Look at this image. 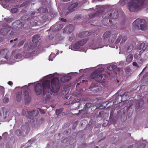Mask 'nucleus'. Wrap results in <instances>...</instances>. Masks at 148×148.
Returning <instances> with one entry per match:
<instances>
[{
    "mask_svg": "<svg viewBox=\"0 0 148 148\" xmlns=\"http://www.w3.org/2000/svg\"><path fill=\"white\" fill-rule=\"evenodd\" d=\"M60 88L58 78L56 77L53 78L51 82L49 80L43 81L42 84L40 83H37L35 87L34 90L37 95H40L42 92L43 95L47 93L52 94L53 92H57Z\"/></svg>",
    "mask_w": 148,
    "mask_h": 148,
    "instance_id": "nucleus-1",
    "label": "nucleus"
},
{
    "mask_svg": "<svg viewBox=\"0 0 148 148\" xmlns=\"http://www.w3.org/2000/svg\"><path fill=\"white\" fill-rule=\"evenodd\" d=\"M145 0H132L129 3V9L132 12L138 11Z\"/></svg>",
    "mask_w": 148,
    "mask_h": 148,
    "instance_id": "nucleus-2",
    "label": "nucleus"
},
{
    "mask_svg": "<svg viewBox=\"0 0 148 148\" xmlns=\"http://www.w3.org/2000/svg\"><path fill=\"white\" fill-rule=\"evenodd\" d=\"M134 28L138 30H144L147 28V24L146 21L143 19H137L133 23Z\"/></svg>",
    "mask_w": 148,
    "mask_h": 148,
    "instance_id": "nucleus-3",
    "label": "nucleus"
},
{
    "mask_svg": "<svg viewBox=\"0 0 148 148\" xmlns=\"http://www.w3.org/2000/svg\"><path fill=\"white\" fill-rule=\"evenodd\" d=\"M118 16L119 14L117 11L116 9H112L103 15L105 18H103L102 21H106V19H117Z\"/></svg>",
    "mask_w": 148,
    "mask_h": 148,
    "instance_id": "nucleus-4",
    "label": "nucleus"
},
{
    "mask_svg": "<svg viewBox=\"0 0 148 148\" xmlns=\"http://www.w3.org/2000/svg\"><path fill=\"white\" fill-rule=\"evenodd\" d=\"M104 76L103 80H104L106 78V75L104 74L102 75L101 73L98 70H97L94 71L90 75V77L91 79H94L96 81L99 82H101L103 76Z\"/></svg>",
    "mask_w": 148,
    "mask_h": 148,
    "instance_id": "nucleus-5",
    "label": "nucleus"
},
{
    "mask_svg": "<svg viewBox=\"0 0 148 148\" xmlns=\"http://www.w3.org/2000/svg\"><path fill=\"white\" fill-rule=\"evenodd\" d=\"M10 52L7 49H3L0 50V61H6L10 59Z\"/></svg>",
    "mask_w": 148,
    "mask_h": 148,
    "instance_id": "nucleus-6",
    "label": "nucleus"
},
{
    "mask_svg": "<svg viewBox=\"0 0 148 148\" xmlns=\"http://www.w3.org/2000/svg\"><path fill=\"white\" fill-rule=\"evenodd\" d=\"M78 5V3L77 2L71 3L68 8V11L66 12V15H67L69 13L75 11Z\"/></svg>",
    "mask_w": 148,
    "mask_h": 148,
    "instance_id": "nucleus-7",
    "label": "nucleus"
},
{
    "mask_svg": "<svg viewBox=\"0 0 148 148\" xmlns=\"http://www.w3.org/2000/svg\"><path fill=\"white\" fill-rule=\"evenodd\" d=\"M12 26L15 29L22 28L24 27L23 23L20 21H16L12 24Z\"/></svg>",
    "mask_w": 148,
    "mask_h": 148,
    "instance_id": "nucleus-8",
    "label": "nucleus"
},
{
    "mask_svg": "<svg viewBox=\"0 0 148 148\" xmlns=\"http://www.w3.org/2000/svg\"><path fill=\"white\" fill-rule=\"evenodd\" d=\"M27 113L29 115V118L32 119L37 116L39 112L37 110H34L32 111H27Z\"/></svg>",
    "mask_w": 148,
    "mask_h": 148,
    "instance_id": "nucleus-9",
    "label": "nucleus"
},
{
    "mask_svg": "<svg viewBox=\"0 0 148 148\" xmlns=\"http://www.w3.org/2000/svg\"><path fill=\"white\" fill-rule=\"evenodd\" d=\"M35 14V12H32L31 13L30 15L28 17L27 16H22V19L23 20H29L32 19H33L34 17V15Z\"/></svg>",
    "mask_w": 148,
    "mask_h": 148,
    "instance_id": "nucleus-10",
    "label": "nucleus"
},
{
    "mask_svg": "<svg viewBox=\"0 0 148 148\" xmlns=\"http://www.w3.org/2000/svg\"><path fill=\"white\" fill-rule=\"evenodd\" d=\"M103 11L101 9H99L97 10L96 12L94 14H89L88 16L90 18L97 16L100 14L103 13Z\"/></svg>",
    "mask_w": 148,
    "mask_h": 148,
    "instance_id": "nucleus-11",
    "label": "nucleus"
},
{
    "mask_svg": "<svg viewBox=\"0 0 148 148\" xmlns=\"http://www.w3.org/2000/svg\"><path fill=\"white\" fill-rule=\"evenodd\" d=\"M91 35V32L87 31L79 33L78 36L80 38H83Z\"/></svg>",
    "mask_w": 148,
    "mask_h": 148,
    "instance_id": "nucleus-12",
    "label": "nucleus"
},
{
    "mask_svg": "<svg viewBox=\"0 0 148 148\" xmlns=\"http://www.w3.org/2000/svg\"><path fill=\"white\" fill-rule=\"evenodd\" d=\"M71 78V77L70 76L66 75L62 77L60 79V80L62 82L64 83L69 81Z\"/></svg>",
    "mask_w": 148,
    "mask_h": 148,
    "instance_id": "nucleus-13",
    "label": "nucleus"
},
{
    "mask_svg": "<svg viewBox=\"0 0 148 148\" xmlns=\"http://www.w3.org/2000/svg\"><path fill=\"white\" fill-rule=\"evenodd\" d=\"M40 39L39 35L38 34H36L33 37L32 41L33 43H36L38 42Z\"/></svg>",
    "mask_w": 148,
    "mask_h": 148,
    "instance_id": "nucleus-14",
    "label": "nucleus"
},
{
    "mask_svg": "<svg viewBox=\"0 0 148 148\" xmlns=\"http://www.w3.org/2000/svg\"><path fill=\"white\" fill-rule=\"evenodd\" d=\"M66 29H67L68 32L71 33L73 31L74 29V26L71 24L68 25L66 27Z\"/></svg>",
    "mask_w": 148,
    "mask_h": 148,
    "instance_id": "nucleus-15",
    "label": "nucleus"
},
{
    "mask_svg": "<svg viewBox=\"0 0 148 148\" xmlns=\"http://www.w3.org/2000/svg\"><path fill=\"white\" fill-rule=\"evenodd\" d=\"M10 31L9 28H4L0 30L1 32L4 35H6Z\"/></svg>",
    "mask_w": 148,
    "mask_h": 148,
    "instance_id": "nucleus-16",
    "label": "nucleus"
},
{
    "mask_svg": "<svg viewBox=\"0 0 148 148\" xmlns=\"http://www.w3.org/2000/svg\"><path fill=\"white\" fill-rule=\"evenodd\" d=\"M24 100L25 101H28L29 98V93L27 90H25L23 92Z\"/></svg>",
    "mask_w": 148,
    "mask_h": 148,
    "instance_id": "nucleus-17",
    "label": "nucleus"
},
{
    "mask_svg": "<svg viewBox=\"0 0 148 148\" xmlns=\"http://www.w3.org/2000/svg\"><path fill=\"white\" fill-rule=\"evenodd\" d=\"M92 104L90 103H86L84 106V108L82 109L83 111H88L90 108L92 106Z\"/></svg>",
    "mask_w": 148,
    "mask_h": 148,
    "instance_id": "nucleus-18",
    "label": "nucleus"
},
{
    "mask_svg": "<svg viewBox=\"0 0 148 148\" xmlns=\"http://www.w3.org/2000/svg\"><path fill=\"white\" fill-rule=\"evenodd\" d=\"M116 37V34H112L109 37V42L112 43L115 40Z\"/></svg>",
    "mask_w": 148,
    "mask_h": 148,
    "instance_id": "nucleus-19",
    "label": "nucleus"
},
{
    "mask_svg": "<svg viewBox=\"0 0 148 148\" xmlns=\"http://www.w3.org/2000/svg\"><path fill=\"white\" fill-rule=\"evenodd\" d=\"M147 45H145V44L144 43H142L140 44L138 47V49L139 50H141L143 51H144L147 48Z\"/></svg>",
    "mask_w": 148,
    "mask_h": 148,
    "instance_id": "nucleus-20",
    "label": "nucleus"
},
{
    "mask_svg": "<svg viewBox=\"0 0 148 148\" xmlns=\"http://www.w3.org/2000/svg\"><path fill=\"white\" fill-rule=\"evenodd\" d=\"M133 58V55L132 54H130L128 55L126 59V62L128 63H130L131 62Z\"/></svg>",
    "mask_w": 148,
    "mask_h": 148,
    "instance_id": "nucleus-21",
    "label": "nucleus"
},
{
    "mask_svg": "<svg viewBox=\"0 0 148 148\" xmlns=\"http://www.w3.org/2000/svg\"><path fill=\"white\" fill-rule=\"evenodd\" d=\"M88 39L86 38L82 40H81L77 42L79 43L80 46H82L84 45L88 40Z\"/></svg>",
    "mask_w": 148,
    "mask_h": 148,
    "instance_id": "nucleus-22",
    "label": "nucleus"
},
{
    "mask_svg": "<svg viewBox=\"0 0 148 148\" xmlns=\"http://www.w3.org/2000/svg\"><path fill=\"white\" fill-rule=\"evenodd\" d=\"M111 32L108 31L104 33L103 35V37L104 39L108 38L111 35Z\"/></svg>",
    "mask_w": 148,
    "mask_h": 148,
    "instance_id": "nucleus-23",
    "label": "nucleus"
},
{
    "mask_svg": "<svg viewBox=\"0 0 148 148\" xmlns=\"http://www.w3.org/2000/svg\"><path fill=\"white\" fill-rule=\"evenodd\" d=\"M80 46H81L79 45V43L77 42L73 46V50H78L79 49Z\"/></svg>",
    "mask_w": 148,
    "mask_h": 148,
    "instance_id": "nucleus-24",
    "label": "nucleus"
},
{
    "mask_svg": "<svg viewBox=\"0 0 148 148\" xmlns=\"http://www.w3.org/2000/svg\"><path fill=\"white\" fill-rule=\"evenodd\" d=\"M17 100V101H21L22 98V93L21 92H18L16 95Z\"/></svg>",
    "mask_w": 148,
    "mask_h": 148,
    "instance_id": "nucleus-25",
    "label": "nucleus"
},
{
    "mask_svg": "<svg viewBox=\"0 0 148 148\" xmlns=\"http://www.w3.org/2000/svg\"><path fill=\"white\" fill-rule=\"evenodd\" d=\"M29 48L30 49H31V50L32 49H33L31 45H29ZM29 52H28L29 54V56H32L33 54L35 52V50H34L33 51H31L30 50H29Z\"/></svg>",
    "mask_w": 148,
    "mask_h": 148,
    "instance_id": "nucleus-26",
    "label": "nucleus"
},
{
    "mask_svg": "<svg viewBox=\"0 0 148 148\" xmlns=\"http://www.w3.org/2000/svg\"><path fill=\"white\" fill-rule=\"evenodd\" d=\"M133 46L132 45H130L127 47V51L128 52H130L132 49Z\"/></svg>",
    "mask_w": 148,
    "mask_h": 148,
    "instance_id": "nucleus-27",
    "label": "nucleus"
},
{
    "mask_svg": "<svg viewBox=\"0 0 148 148\" xmlns=\"http://www.w3.org/2000/svg\"><path fill=\"white\" fill-rule=\"evenodd\" d=\"M37 23L36 22L34 21H31L30 22V25L31 26H36L37 25Z\"/></svg>",
    "mask_w": 148,
    "mask_h": 148,
    "instance_id": "nucleus-28",
    "label": "nucleus"
},
{
    "mask_svg": "<svg viewBox=\"0 0 148 148\" xmlns=\"http://www.w3.org/2000/svg\"><path fill=\"white\" fill-rule=\"evenodd\" d=\"M63 25L62 24H60L57 25V30L59 31L63 27Z\"/></svg>",
    "mask_w": 148,
    "mask_h": 148,
    "instance_id": "nucleus-29",
    "label": "nucleus"
},
{
    "mask_svg": "<svg viewBox=\"0 0 148 148\" xmlns=\"http://www.w3.org/2000/svg\"><path fill=\"white\" fill-rule=\"evenodd\" d=\"M24 43V41L23 40L20 41L17 45V47H20L22 46Z\"/></svg>",
    "mask_w": 148,
    "mask_h": 148,
    "instance_id": "nucleus-30",
    "label": "nucleus"
},
{
    "mask_svg": "<svg viewBox=\"0 0 148 148\" xmlns=\"http://www.w3.org/2000/svg\"><path fill=\"white\" fill-rule=\"evenodd\" d=\"M18 9L17 8H14L11 9V12L12 13H16L18 11Z\"/></svg>",
    "mask_w": 148,
    "mask_h": 148,
    "instance_id": "nucleus-31",
    "label": "nucleus"
},
{
    "mask_svg": "<svg viewBox=\"0 0 148 148\" xmlns=\"http://www.w3.org/2000/svg\"><path fill=\"white\" fill-rule=\"evenodd\" d=\"M143 101H140L138 104V105H136V108H137L138 107V108H139V107H140L143 104Z\"/></svg>",
    "mask_w": 148,
    "mask_h": 148,
    "instance_id": "nucleus-32",
    "label": "nucleus"
},
{
    "mask_svg": "<svg viewBox=\"0 0 148 148\" xmlns=\"http://www.w3.org/2000/svg\"><path fill=\"white\" fill-rule=\"evenodd\" d=\"M122 37L120 35L119 36L118 38L116 39V41L115 43L116 44H117L119 43L121 40L122 38Z\"/></svg>",
    "mask_w": 148,
    "mask_h": 148,
    "instance_id": "nucleus-33",
    "label": "nucleus"
},
{
    "mask_svg": "<svg viewBox=\"0 0 148 148\" xmlns=\"http://www.w3.org/2000/svg\"><path fill=\"white\" fill-rule=\"evenodd\" d=\"M16 133L18 136H19L21 134V131L19 130H17L16 131Z\"/></svg>",
    "mask_w": 148,
    "mask_h": 148,
    "instance_id": "nucleus-34",
    "label": "nucleus"
},
{
    "mask_svg": "<svg viewBox=\"0 0 148 148\" xmlns=\"http://www.w3.org/2000/svg\"><path fill=\"white\" fill-rule=\"evenodd\" d=\"M62 111V110L61 109H57L56 110V114L59 115L60 114L61 112Z\"/></svg>",
    "mask_w": 148,
    "mask_h": 148,
    "instance_id": "nucleus-35",
    "label": "nucleus"
},
{
    "mask_svg": "<svg viewBox=\"0 0 148 148\" xmlns=\"http://www.w3.org/2000/svg\"><path fill=\"white\" fill-rule=\"evenodd\" d=\"M35 141V139L33 138H32L31 140H29L28 142V143H29L31 145Z\"/></svg>",
    "mask_w": 148,
    "mask_h": 148,
    "instance_id": "nucleus-36",
    "label": "nucleus"
},
{
    "mask_svg": "<svg viewBox=\"0 0 148 148\" xmlns=\"http://www.w3.org/2000/svg\"><path fill=\"white\" fill-rule=\"evenodd\" d=\"M127 39V37L126 36H124L123 38L121 41V43H123L125 42Z\"/></svg>",
    "mask_w": 148,
    "mask_h": 148,
    "instance_id": "nucleus-37",
    "label": "nucleus"
},
{
    "mask_svg": "<svg viewBox=\"0 0 148 148\" xmlns=\"http://www.w3.org/2000/svg\"><path fill=\"white\" fill-rule=\"evenodd\" d=\"M41 9L42 10H43L42 12H43V13H45L46 12H48V9L47 8H39V10H41Z\"/></svg>",
    "mask_w": 148,
    "mask_h": 148,
    "instance_id": "nucleus-38",
    "label": "nucleus"
},
{
    "mask_svg": "<svg viewBox=\"0 0 148 148\" xmlns=\"http://www.w3.org/2000/svg\"><path fill=\"white\" fill-rule=\"evenodd\" d=\"M9 101V99L7 97H5L4 99L3 100V102L4 103H6L8 102Z\"/></svg>",
    "mask_w": 148,
    "mask_h": 148,
    "instance_id": "nucleus-39",
    "label": "nucleus"
},
{
    "mask_svg": "<svg viewBox=\"0 0 148 148\" xmlns=\"http://www.w3.org/2000/svg\"><path fill=\"white\" fill-rule=\"evenodd\" d=\"M13 20V19L12 18H10L8 19L6 21L10 23L12 22Z\"/></svg>",
    "mask_w": 148,
    "mask_h": 148,
    "instance_id": "nucleus-40",
    "label": "nucleus"
},
{
    "mask_svg": "<svg viewBox=\"0 0 148 148\" xmlns=\"http://www.w3.org/2000/svg\"><path fill=\"white\" fill-rule=\"evenodd\" d=\"M27 2L25 1L23 2L21 5L20 7H23L24 6H25L27 5Z\"/></svg>",
    "mask_w": 148,
    "mask_h": 148,
    "instance_id": "nucleus-41",
    "label": "nucleus"
},
{
    "mask_svg": "<svg viewBox=\"0 0 148 148\" xmlns=\"http://www.w3.org/2000/svg\"><path fill=\"white\" fill-rule=\"evenodd\" d=\"M81 18V16L80 15H77L75 17V19H79L80 18Z\"/></svg>",
    "mask_w": 148,
    "mask_h": 148,
    "instance_id": "nucleus-42",
    "label": "nucleus"
},
{
    "mask_svg": "<svg viewBox=\"0 0 148 148\" xmlns=\"http://www.w3.org/2000/svg\"><path fill=\"white\" fill-rule=\"evenodd\" d=\"M132 64L134 66L136 67H139V66H138L137 63L135 62H133L132 63Z\"/></svg>",
    "mask_w": 148,
    "mask_h": 148,
    "instance_id": "nucleus-43",
    "label": "nucleus"
},
{
    "mask_svg": "<svg viewBox=\"0 0 148 148\" xmlns=\"http://www.w3.org/2000/svg\"><path fill=\"white\" fill-rule=\"evenodd\" d=\"M26 12H27V11L25 10H22L21 11V14H27Z\"/></svg>",
    "mask_w": 148,
    "mask_h": 148,
    "instance_id": "nucleus-44",
    "label": "nucleus"
},
{
    "mask_svg": "<svg viewBox=\"0 0 148 148\" xmlns=\"http://www.w3.org/2000/svg\"><path fill=\"white\" fill-rule=\"evenodd\" d=\"M0 91L1 92H3L4 91V88L3 86H0Z\"/></svg>",
    "mask_w": 148,
    "mask_h": 148,
    "instance_id": "nucleus-45",
    "label": "nucleus"
},
{
    "mask_svg": "<svg viewBox=\"0 0 148 148\" xmlns=\"http://www.w3.org/2000/svg\"><path fill=\"white\" fill-rule=\"evenodd\" d=\"M51 97V96L50 95H47L46 96V100H47H47L49 99Z\"/></svg>",
    "mask_w": 148,
    "mask_h": 148,
    "instance_id": "nucleus-46",
    "label": "nucleus"
},
{
    "mask_svg": "<svg viewBox=\"0 0 148 148\" xmlns=\"http://www.w3.org/2000/svg\"><path fill=\"white\" fill-rule=\"evenodd\" d=\"M7 132H5L3 134V137H5V138H6L7 137Z\"/></svg>",
    "mask_w": 148,
    "mask_h": 148,
    "instance_id": "nucleus-47",
    "label": "nucleus"
},
{
    "mask_svg": "<svg viewBox=\"0 0 148 148\" xmlns=\"http://www.w3.org/2000/svg\"><path fill=\"white\" fill-rule=\"evenodd\" d=\"M8 83L10 86L12 85L13 84V82L11 81H8Z\"/></svg>",
    "mask_w": 148,
    "mask_h": 148,
    "instance_id": "nucleus-48",
    "label": "nucleus"
},
{
    "mask_svg": "<svg viewBox=\"0 0 148 148\" xmlns=\"http://www.w3.org/2000/svg\"><path fill=\"white\" fill-rule=\"evenodd\" d=\"M113 66L111 65L110 66L108 67V69L110 70H112L113 68Z\"/></svg>",
    "mask_w": 148,
    "mask_h": 148,
    "instance_id": "nucleus-49",
    "label": "nucleus"
},
{
    "mask_svg": "<svg viewBox=\"0 0 148 148\" xmlns=\"http://www.w3.org/2000/svg\"><path fill=\"white\" fill-rule=\"evenodd\" d=\"M61 21H62L66 22L67 21V20L65 19H64L63 18H61Z\"/></svg>",
    "mask_w": 148,
    "mask_h": 148,
    "instance_id": "nucleus-50",
    "label": "nucleus"
},
{
    "mask_svg": "<svg viewBox=\"0 0 148 148\" xmlns=\"http://www.w3.org/2000/svg\"><path fill=\"white\" fill-rule=\"evenodd\" d=\"M19 56V55L18 54H17L15 56H14V58H15L16 59H17L19 58L18 57Z\"/></svg>",
    "mask_w": 148,
    "mask_h": 148,
    "instance_id": "nucleus-51",
    "label": "nucleus"
},
{
    "mask_svg": "<svg viewBox=\"0 0 148 148\" xmlns=\"http://www.w3.org/2000/svg\"><path fill=\"white\" fill-rule=\"evenodd\" d=\"M40 112L42 114H44L45 113V111L43 110H41V109H40Z\"/></svg>",
    "mask_w": 148,
    "mask_h": 148,
    "instance_id": "nucleus-52",
    "label": "nucleus"
},
{
    "mask_svg": "<svg viewBox=\"0 0 148 148\" xmlns=\"http://www.w3.org/2000/svg\"><path fill=\"white\" fill-rule=\"evenodd\" d=\"M127 93H128V92H125V93H124L122 95V97H123L125 95L126 96L127 95Z\"/></svg>",
    "mask_w": 148,
    "mask_h": 148,
    "instance_id": "nucleus-53",
    "label": "nucleus"
},
{
    "mask_svg": "<svg viewBox=\"0 0 148 148\" xmlns=\"http://www.w3.org/2000/svg\"><path fill=\"white\" fill-rule=\"evenodd\" d=\"M132 147H133V146H132V145H130V146H129L128 148H132Z\"/></svg>",
    "mask_w": 148,
    "mask_h": 148,
    "instance_id": "nucleus-54",
    "label": "nucleus"
},
{
    "mask_svg": "<svg viewBox=\"0 0 148 148\" xmlns=\"http://www.w3.org/2000/svg\"><path fill=\"white\" fill-rule=\"evenodd\" d=\"M71 0H62V1H70Z\"/></svg>",
    "mask_w": 148,
    "mask_h": 148,
    "instance_id": "nucleus-55",
    "label": "nucleus"
},
{
    "mask_svg": "<svg viewBox=\"0 0 148 148\" xmlns=\"http://www.w3.org/2000/svg\"><path fill=\"white\" fill-rule=\"evenodd\" d=\"M18 40V38H15V39L14 40V41H16V40Z\"/></svg>",
    "mask_w": 148,
    "mask_h": 148,
    "instance_id": "nucleus-56",
    "label": "nucleus"
},
{
    "mask_svg": "<svg viewBox=\"0 0 148 148\" xmlns=\"http://www.w3.org/2000/svg\"><path fill=\"white\" fill-rule=\"evenodd\" d=\"M13 41H14V40H10V42L11 43Z\"/></svg>",
    "mask_w": 148,
    "mask_h": 148,
    "instance_id": "nucleus-57",
    "label": "nucleus"
},
{
    "mask_svg": "<svg viewBox=\"0 0 148 148\" xmlns=\"http://www.w3.org/2000/svg\"><path fill=\"white\" fill-rule=\"evenodd\" d=\"M104 25H106V26H108V25H109V24H108V23L107 24H104Z\"/></svg>",
    "mask_w": 148,
    "mask_h": 148,
    "instance_id": "nucleus-58",
    "label": "nucleus"
},
{
    "mask_svg": "<svg viewBox=\"0 0 148 148\" xmlns=\"http://www.w3.org/2000/svg\"><path fill=\"white\" fill-rule=\"evenodd\" d=\"M51 106L52 108H54L55 107V106L54 105H51Z\"/></svg>",
    "mask_w": 148,
    "mask_h": 148,
    "instance_id": "nucleus-59",
    "label": "nucleus"
},
{
    "mask_svg": "<svg viewBox=\"0 0 148 148\" xmlns=\"http://www.w3.org/2000/svg\"><path fill=\"white\" fill-rule=\"evenodd\" d=\"M73 140V142L75 143L76 142V140H75L74 139H73V140Z\"/></svg>",
    "mask_w": 148,
    "mask_h": 148,
    "instance_id": "nucleus-60",
    "label": "nucleus"
},
{
    "mask_svg": "<svg viewBox=\"0 0 148 148\" xmlns=\"http://www.w3.org/2000/svg\"><path fill=\"white\" fill-rule=\"evenodd\" d=\"M15 52V51H13L12 52V53H14Z\"/></svg>",
    "mask_w": 148,
    "mask_h": 148,
    "instance_id": "nucleus-61",
    "label": "nucleus"
},
{
    "mask_svg": "<svg viewBox=\"0 0 148 148\" xmlns=\"http://www.w3.org/2000/svg\"><path fill=\"white\" fill-rule=\"evenodd\" d=\"M2 138L1 136H0V140Z\"/></svg>",
    "mask_w": 148,
    "mask_h": 148,
    "instance_id": "nucleus-62",
    "label": "nucleus"
},
{
    "mask_svg": "<svg viewBox=\"0 0 148 148\" xmlns=\"http://www.w3.org/2000/svg\"><path fill=\"white\" fill-rule=\"evenodd\" d=\"M16 46V44H14V45L13 46V47H15Z\"/></svg>",
    "mask_w": 148,
    "mask_h": 148,
    "instance_id": "nucleus-63",
    "label": "nucleus"
},
{
    "mask_svg": "<svg viewBox=\"0 0 148 148\" xmlns=\"http://www.w3.org/2000/svg\"><path fill=\"white\" fill-rule=\"evenodd\" d=\"M147 103H148V99H147Z\"/></svg>",
    "mask_w": 148,
    "mask_h": 148,
    "instance_id": "nucleus-64",
    "label": "nucleus"
}]
</instances>
